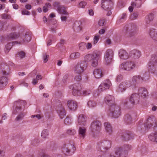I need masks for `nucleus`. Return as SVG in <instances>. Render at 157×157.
Returning a JSON list of instances; mask_svg holds the SVG:
<instances>
[{
	"mask_svg": "<svg viewBox=\"0 0 157 157\" xmlns=\"http://www.w3.org/2000/svg\"><path fill=\"white\" fill-rule=\"evenodd\" d=\"M86 49L87 50H90L92 49L93 46L92 43L91 42L86 43Z\"/></svg>",
	"mask_w": 157,
	"mask_h": 157,
	"instance_id": "obj_45",
	"label": "nucleus"
},
{
	"mask_svg": "<svg viewBox=\"0 0 157 157\" xmlns=\"http://www.w3.org/2000/svg\"><path fill=\"white\" fill-rule=\"evenodd\" d=\"M127 17L126 14L125 13H122L120 17V19L121 20H124L126 19Z\"/></svg>",
	"mask_w": 157,
	"mask_h": 157,
	"instance_id": "obj_57",
	"label": "nucleus"
},
{
	"mask_svg": "<svg viewBox=\"0 0 157 157\" xmlns=\"http://www.w3.org/2000/svg\"><path fill=\"white\" fill-rule=\"evenodd\" d=\"M67 104L69 109L72 111H75L77 108L76 102L73 100H69Z\"/></svg>",
	"mask_w": 157,
	"mask_h": 157,
	"instance_id": "obj_19",
	"label": "nucleus"
},
{
	"mask_svg": "<svg viewBox=\"0 0 157 157\" xmlns=\"http://www.w3.org/2000/svg\"><path fill=\"white\" fill-rule=\"evenodd\" d=\"M86 4L87 3L85 1H81L79 3L78 7L81 8H84Z\"/></svg>",
	"mask_w": 157,
	"mask_h": 157,
	"instance_id": "obj_46",
	"label": "nucleus"
},
{
	"mask_svg": "<svg viewBox=\"0 0 157 157\" xmlns=\"http://www.w3.org/2000/svg\"><path fill=\"white\" fill-rule=\"evenodd\" d=\"M31 39V35L29 34H26L23 36V40L24 42H28L30 41Z\"/></svg>",
	"mask_w": 157,
	"mask_h": 157,
	"instance_id": "obj_41",
	"label": "nucleus"
},
{
	"mask_svg": "<svg viewBox=\"0 0 157 157\" xmlns=\"http://www.w3.org/2000/svg\"><path fill=\"white\" fill-rule=\"evenodd\" d=\"M26 104V101L23 100H18L14 102V105L15 108L13 109V113L15 115L18 114L16 118L17 121H19L23 119L24 115L23 111Z\"/></svg>",
	"mask_w": 157,
	"mask_h": 157,
	"instance_id": "obj_1",
	"label": "nucleus"
},
{
	"mask_svg": "<svg viewBox=\"0 0 157 157\" xmlns=\"http://www.w3.org/2000/svg\"><path fill=\"white\" fill-rule=\"evenodd\" d=\"M86 128L84 127H80L78 129L79 134L82 138H84L86 135Z\"/></svg>",
	"mask_w": 157,
	"mask_h": 157,
	"instance_id": "obj_29",
	"label": "nucleus"
},
{
	"mask_svg": "<svg viewBox=\"0 0 157 157\" xmlns=\"http://www.w3.org/2000/svg\"><path fill=\"white\" fill-rule=\"evenodd\" d=\"M131 5L133 7L139 8L141 5V1L140 0H135L132 2Z\"/></svg>",
	"mask_w": 157,
	"mask_h": 157,
	"instance_id": "obj_32",
	"label": "nucleus"
},
{
	"mask_svg": "<svg viewBox=\"0 0 157 157\" xmlns=\"http://www.w3.org/2000/svg\"><path fill=\"white\" fill-rule=\"evenodd\" d=\"M43 117V116L40 114H37L36 115H33L31 116V117L33 118L35 117H36L38 119H40Z\"/></svg>",
	"mask_w": 157,
	"mask_h": 157,
	"instance_id": "obj_56",
	"label": "nucleus"
},
{
	"mask_svg": "<svg viewBox=\"0 0 157 157\" xmlns=\"http://www.w3.org/2000/svg\"><path fill=\"white\" fill-rule=\"evenodd\" d=\"M79 49L81 51H84L86 49V43L84 42H82L78 44Z\"/></svg>",
	"mask_w": 157,
	"mask_h": 157,
	"instance_id": "obj_37",
	"label": "nucleus"
},
{
	"mask_svg": "<svg viewBox=\"0 0 157 157\" xmlns=\"http://www.w3.org/2000/svg\"><path fill=\"white\" fill-rule=\"evenodd\" d=\"M57 113L61 119H63L66 116V113L65 109L62 105L58 107Z\"/></svg>",
	"mask_w": 157,
	"mask_h": 157,
	"instance_id": "obj_24",
	"label": "nucleus"
},
{
	"mask_svg": "<svg viewBox=\"0 0 157 157\" xmlns=\"http://www.w3.org/2000/svg\"><path fill=\"white\" fill-rule=\"evenodd\" d=\"M80 74L78 75L75 76V79L77 81L79 82L82 79L80 75Z\"/></svg>",
	"mask_w": 157,
	"mask_h": 157,
	"instance_id": "obj_55",
	"label": "nucleus"
},
{
	"mask_svg": "<svg viewBox=\"0 0 157 157\" xmlns=\"http://www.w3.org/2000/svg\"><path fill=\"white\" fill-rule=\"evenodd\" d=\"M157 65V54L153 55L149 63V67L151 70L150 71L151 73L155 74V70H153L154 66Z\"/></svg>",
	"mask_w": 157,
	"mask_h": 157,
	"instance_id": "obj_12",
	"label": "nucleus"
},
{
	"mask_svg": "<svg viewBox=\"0 0 157 157\" xmlns=\"http://www.w3.org/2000/svg\"><path fill=\"white\" fill-rule=\"evenodd\" d=\"M66 133L69 135H73L76 133V131L75 129H70L67 130Z\"/></svg>",
	"mask_w": 157,
	"mask_h": 157,
	"instance_id": "obj_44",
	"label": "nucleus"
},
{
	"mask_svg": "<svg viewBox=\"0 0 157 157\" xmlns=\"http://www.w3.org/2000/svg\"><path fill=\"white\" fill-rule=\"evenodd\" d=\"M119 56L120 58L122 59H126L129 58L128 53L123 49H121L119 51Z\"/></svg>",
	"mask_w": 157,
	"mask_h": 157,
	"instance_id": "obj_23",
	"label": "nucleus"
},
{
	"mask_svg": "<svg viewBox=\"0 0 157 157\" xmlns=\"http://www.w3.org/2000/svg\"><path fill=\"white\" fill-rule=\"evenodd\" d=\"M131 86V82L130 81H124L121 82L119 85L117 89L118 91L119 92H123Z\"/></svg>",
	"mask_w": 157,
	"mask_h": 157,
	"instance_id": "obj_11",
	"label": "nucleus"
},
{
	"mask_svg": "<svg viewBox=\"0 0 157 157\" xmlns=\"http://www.w3.org/2000/svg\"><path fill=\"white\" fill-rule=\"evenodd\" d=\"M48 131L47 129H44L42 131L41 133V137L43 139H46L48 135Z\"/></svg>",
	"mask_w": 157,
	"mask_h": 157,
	"instance_id": "obj_36",
	"label": "nucleus"
},
{
	"mask_svg": "<svg viewBox=\"0 0 157 157\" xmlns=\"http://www.w3.org/2000/svg\"><path fill=\"white\" fill-rule=\"evenodd\" d=\"M80 56V54L78 52H73L71 54L70 58L71 59H75L78 58Z\"/></svg>",
	"mask_w": 157,
	"mask_h": 157,
	"instance_id": "obj_35",
	"label": "nucleus"
},
{
	"mask_svg": "<svg viewBox=\"0 0 157 157\" xmlns=\"http://www.w3.org/2000/svg\"><path fill=\"white\" fill-rule=\"evenodd\" d=\"M2 18L4 19H10L11 18V17L8 14H3L2 15Z\"/></svg>",
	"mask_w": 157,
	"mask_h": 157,
	"instance_id": "obj_49",
	"label": "nucleus"
},
{
	"mask_svg": "<svg viewBox=\"0 0 157 157\" xmlns=\"http://www.w3.org/2000/svg\"><path fill=\"white\" fill-rule=\"evenodd\" d=\"M139 93L141 94L142 97L145 98L148 95V93L146 90L144 88H142L139 90Z\"/></svg>",
	"mask_w": 157,
	"mask_h": 157,
	"instance_id": "obj_34",
	"label": "nucleus"
},
{
	"mask_svg": "<svg viewBox=\"0 0 157 157\" xmlns=\"http://www.w3.org/2000/svg\"><path fill=\"white\" fill-rule=\"evenodd\" d=\"M20 36L19 33H11L8 36L7 39L13 40L18 38Z\"/></svg>",
	"mask_w": 157,
	"mask_h": 157,
	"instance_id": "obj_31",
	"label": "nucleus"
},
{
	"mask_svg": "<svg viewBox=\"0 0 157 157\" xmlns=\"http://www.w3.org/2000/svg\"><path fill=\"white\" fill-rule=\"evenodd\" d=\"M15 43L17 44V42L16 41H15V42H12L11 43H9L7 44L6 46V50H5V52L6 53H7L9 52V51L10 50L13 45V44Z\"/></svg>",
	"mask_w": 157,
	"mask_h": 157,
	"instance_id": "obj_38",
	"label": "nucleus"
},
{
	"mask_svg": "<svg viewBox=\"0 0 157 157\" xmlns=\"http://www.w3.org/2000/svg\"><path fill=\"white\" fill-rule=\"evenodd\" d=\"M104 126L105 132L107 134L110 135L113 132L112 127L110 124L108 122H105L104 123Z\"/></svg>",
	"mask_w": 157,
	"mask_h": 157,
	"instance_id": "obj_21",
	"label": "nucleus"
},
{
	"mask_svg": "<svg viewBox=\"0 0 157 157\" xmlns=\"http://www.w3.org/2000/svg\"><path fill=\"white\" fill-rule=\"evenodd\" d=\"M0 82L6 86L8 80L6 76L8 75L10 73V69L8 66L4 63H1L0 64Z\"/></svg>",
	"mask_w": 157,
	"mask_h": 157,
	"instance_id": "obj_3",
	"label": "nucleus"
},
{
	"mask_svg": "<svg viewBox=\"0 0 157 157\" xmlns=\"http://www.w3.org/2000/svg\"><path fill=\"white\" fill-rule=\"evenodd\" d=\"M130 148L131 146L129 145L125 144L124 145L123 147L122 148H121V149L122 152L126 156L127 154V151L129 150L130 149Z\"/></svg>",
	"mask_w": 157,
	"mask_h": 157,
	"instance_id": "obj_33",
	"label": "nucleus"
},
{
	"mask_svg": "<svg viewBox=\"0 0 157 157\" xmlns=\"http://www.w3.org/2000/svg\"><path fill=\"white\" fill-rule=\"evenodd\" d=\"M39 142V140H33L32 144L35 146H36L37 145Z\"/></svg>",
	"mask_w": 157,
	"mask_h": 157,
	"instance_id": "obj_61",
	"label": "nucleus"
},
{
	"mask_svg": "<svg viewBox=\"0 0 157 157\" xmlns=\"http://www.w3.org/2000/svg\"><path fill=\"white\" fill-rule=\"evenodd\" d=\"M86 66L85 63L84 62H82L78 63L74 67V71L75 74L78 75L81 74L86 69Z\"/></svg>",
	"mask_w": 157,
	"mask_h": 157,
	"instance_id": "obj_8",
	"label": "nucleus"
},
{
	"mask_svg": "<svg viewBox=\"0 0 157 157\" xmlns=\"http://www.w3.org/2000/svg\"><path fill=\"white\" fill-rule=\"evenodd\" d=\"M129 56L132 58L136 59H138L141 56V53L138 50L134 49L130 52Z\"/></svg>",
	"mask_w": 157,
	"mask_h": 157,
	"instance_id": "obj_18",
	"label": "nucleus"
},
{
	"mask_svg": "<svg viewBox=\"0 0 157 157\" xmlns=\"http://www.w3.org/2000/svg\"><path fill=\"white\" fill-rule=\"evenodd\" d=\"M153 15L152 14H149L146 17V21L147 24H148L150 22L153 20Z\"/></svg>",
	"mask_w": 157,
	"mask_h": 157,
	"instance_id": "obj_42",
	"label": "nucleus"
},
{
	"mask_svg": "<svg viewBox=\"0 0 157 157\" xmlns=\"http://www.w3.org/2000/svg\"><path fill=\"white\" fill-rule=\"evenodd\" d=\"M69 88L70 89L72 90V94L73 95L78 96L80 94L79 90L77 88V86L75 84L70 86Z\"/></svg>",
	"mask_w": 157,
	"mask_h": 157,
	"instance_id": "obj_25",
	"label": "nucleus"
},
{
	"mask_svg": "<svg viewBox=\"0 0 157 157\" xmlns=\"http://www.w3.org/2000/svg\"><path fill=\"white\" fill-rule=\"evenodd\" d=\"M64 123L65 124L69 125L72 123L71 118L69 117H67L64 120Z\"/></svg>",
	"mask_w": 157,
	"mask_h": 157,
	"instance_id": "obj_43",
	"label": "nucleus"
},
{
	"mask_svg": "<svg viewBox=\"0 0 157 157\" xmlns=\"http://www.w3.org/2000/svg\"><path fill=\"white\" fill-rule=\"evenodd\" d=\"M111 85V82L109 80L105 81L99 86L98 89V91L100 92H101L108 89Z\"/></svg>",
	"mask_w": 157,
	"mask_h": 157,
	"instance_id": "obj_14",
	"label": "nucleus"
},
{
	"mask_svg": "<svg viewBox=\"0 0 157 157\" xmlns=\"http://www.w3.org/2000/svg\"><path fill=\"white\" fill-rule=\"evenodd\" d=\"M86 117L82 114H80L78 117V121L79 125L85 126L86 124Z\"/></svg>",
	"mask_w": 157,
	"mask_h": 157,
	"instance_id": "obj_22",
	"label": "nucleus"
},
{
	"mask_svg": "<svg viewBox=\"0 0 157 157\" xmlns=\"http://www.w3.org/2000/svg\"><path fill=\"white\" fill-rule=\"evenodd\" d=\"M100 36L99 35L96 34L94 36L93 38V44L95 45L98 42Z\"/></svg>",
	"mask_w": 157,
	"mask_h": 157,
	"instance_id": "obj_40",
	"label": "nucleus"
},
{
	"mask_svg": "<svg viewBox=\"0 0 157 157\" xmlns=\"http://www.w3.org/2000/svg\"><path fill=\"white\" fill-rule=\"evenodd\" d=\"M112 4L110 0H101V7L105 10H108L111 8Z\"/></svg>",
	"mask_w": 157,
	"mask_h": 157,
	"instance_id": "obj_15",
	"label": "nucleus"
},
{
	"mask_svg": "<svg viewBox=\"0 0 157 157\" xmlns=\"http://www.w3.org/2000/svg\"><path fill=\"white\" fill-rule=\"evenodd\" d=\"M138 15L136 13H134L133 14L131 15L130 18L132 20H134L136 19L138 17Z\"/></svg>",
	"mask_w": 157,
	"mask_h": 157,
	"instance_id": "obj_54",
	"label": "nucleus"
},
{
	"mask_svg": "<svg viewBox=\"0 0 157 157\" xmlns=\"http://www.w3.org/2000/svg\"><path fill=\"white\" fill-rule=\"evenodd\" d=\"M123 78V77L121 75H118L116 78V80L117 82H120Z\"/></svg>",
	"mask_w": 157,
	"mask_h": 157,
	"instance_id": "obj_60",
	"label": "nucleus"
},
{
	"mask_svg": "<svg viewBox=\"0 0 157 157\" xmlns=\"http://www.w3.org/2000/svg\"><path fill=\"white\" fill-rule=\"evenodd\" d=\"M25 53L23 52H20L18 53V57L20 58H22L24 57L25 56Z\"/></svg>",
	"mask_w": 157,
	"mask_h": 157,
	"instance_id": "obj_53",
	"label": "nucleus"
},
{
	"mask_svg": "<svg viewBox=\"0 0 157 157\" xmlns=\"http://www.w3.org/2000/svg\"><path fill=\"white\" fill-rule=\"evenodd\" d=\"M126 118L125 119L126 120V121L127 122H129V121H131V117L129 115H128L126 117Z\"/></svg>",
	"mask_w": 157,
	"mask_h": 157,
	"instance_id": "obj_64",
	"label": "nucleus"
},
{
	"mask_svg": "<svg viewBox=\"0 0 157 157\" xmlns=\"http://www.w3.org/2000/svg\"><path fill=\"white\" fill-rule=\"evenodd\" d=\"M91 93L90 91L89 90H85L82 91V94L84 96H87L89 95Z\"/></svg>",
	"mask_w": 157,
	"mask_h": 157,
	"instance_id": "obj_51",
	"label": "nucleus"
},
{
	"mask_svg": "<svg viewBox=\"0 0 157 157\" xmlns=\"http://www.w3.org/2000/svg\"><path fill=\"white\" fill-rule=\"evenodd\" d=\"M101 56L99 53L89 54L84 56V59L85 62L89 63L92 66L95 67L98 65V61Z\"/></svg>",
	"mask_w": 157,
	"mask_h": 157,
	"instance_id": "obj_2",
	"label": "nucleus"
},
{
	"mask_svg": "<svg viewBox=\"0 0 157 157\" xmlns=\"http://www.w3.org/2000/svg\"><path fill=\"white\" fill-rule=\"evenodd\" d=\"M48 57L49 56L48 55H46V54H45L44 55L43 57L44 62L46 63L48 61Z\"/></svg>",
	"mask_w": 157,
	"mask_h": 157,
	"instance_id": "obj_58",
	"label": "nucleus"
},
{
	"mask_svg": "<svg viewBox=\"0 0 157 157\" xmlns=\"http://www.w3.org/2000/svg\"><path fill=\"white\" fill-rule=\"evenodd\" d=\"M140 96L139 94L134 93L131 94L129 98V101L133 104L138 103L139 101Z\"/></svg>",
	"mask_w": 157,
	"mask_h": 157,
	"instance_id": "obj_17",
	"label": "nucleus"
},
{
	"mask_svg": "<svg viewBox=\"0 0 157 157\" xmlns=\"http://www.w3.org/2000/svg\"><path fill=\"white\" fill-rule=\"evenodd\" d=\"M65 15V16L62 15L60 17L61 20L62 21H65L67 20L68 18V17L67 16L68 15Z\"/></svg>",
	"mask_w": 157,
	"mask_h": 157,
	"instance_id": "obj_50",
	"label": "nucleus"
},
{
	"mask_svg": "<svg viewBox=\"0 0 157 157\" xmlns=\"http://www.w3.org/2000/svg\"><path fill=\"white\" fill-rule=\"evenodd\" d=\"M149 76L147 73H145L142 78L140 76L136 75L133 76L132 78V81L134 82H141L144 79L147 80L149 78Z\"/></svg>",
	"mask_w": 157,
	"mask_h": 157,
	"instance_id": "obj_13",
	"label": "nucleus"
},
{
	"mask_svg": "<svg viewBox=\"0 0 157 157\" xmlns=\"http://www.w3.org/2000/svg\"><path fill=\"white\" fill-rule=\"evenodd\" d=\"M113 56V51L111 49H107L105 52L104 57L105 63L107 64L110 63L112 61Z\"/></svg>",
	"mask_w": 157,
	"mask_h": 157,
	"instance_id": "obj_9",
	"label": "nucleus"
},
{
	"mask_svg": "<svg viewBox=\"0 0 157 157\" xmlns=\"http://www.w3.org/2000/svg\"><path fill=\"white\" fill-rule=\"evenodd\" d=\"M106 22L104 19H101L98 21V25L100 26H103L105 25Z\"/></svg>",
	"mask_w": 157,
	"mask_h": 157,
	"instance_id": "obj_47",
	"label": "nucleus"
},
{
	"mask_svg": "<svg viewBox=\"0 0 157 157\" xmlns=\"http://www.w3.org/2000/svg\"><path fill=\"white\" fill-rule=\"evenodd\" d=\"M105 101L106 104L108 105L109 107L115 104V98L113 96L110 95H106L105 98Z\"/></svg>",
	"mask_w": 157,
	"mask_h": 157,
	"instance_id": "obj_16",
	"label": "nucleus"
},
{
	"mask_svg": "<svg viewBox=\"0 0 157 157\" xmlns=\"http://www.w3.org/2000/svg\"><path fill=\"white\" fill-rule=\"evenodd\" d=\"M21 14L22 15H29L30 14V13L25 10H24L22 11Z\"/></svg>",
	"mask_w": 157,
	"mask_h": 157,
	"instance_id": "obj_52",
	"label": "nucleus"
},
{
	"mask_svg": "<svg viewBox=\"0 0 157 157\" xmlns=\"http://www.w3.org/2000/svg\"><path fill=\"white\" fill-rule=\"evenodd\" d=\"M53 8L56 10L58 13L62 15H69L65 7L63 6L60 5V2L59 1H55L52 4Z\"/></svg>",
	"mask_w": 157,
	"mask_h": 157,
	"instance_id": "obj_7",
	"label": "nucleus"
},
{
	"mask_svg": "<svg viewBox=\"0 0 157 157\" xmlns=\"http://www.w3.org/2000/svg\"><path fill=\"white\" fill-rule=\"evenodd\" d=\"M111 142L110 141H105L99 144L101 151H102V148L107 150L109 149L111 147Z\"/></svg>",
	"mask_w": 157,
	"mask_h": 157,
	"instance_id": "obj_20",
	"label": "nucleus"
},
{
	"mask_svg": "<svg viewBox=\"0 0 157 157\" xmlns=\"http://www.w3.org/2000/svg\"><path fill=\"white\" fill-rule=\"evenodd\" d=\"M148 138L151 141L157 143V132L155 131V132L151 133L149 136Z\"/></svg>",
	"mask_w": 157,
	"mask_h": 157,
	"instance_id": "obj_27",
	"label": "nucleus"
},
{
	"mask_svg": "<svg viewBox=\"0 0 157 157\" xmlns=\"http://www.w3.org/2000/svg\"><path fill=\"white\" fill-rule=\"evenodd\" d=\"M93 74L95 77L97 78H99L102 76L101 71L98 69H96L94 71Z\"/></svg>",
	"mask_w": 157,
	"mask_h": 157,
	"instance_id": "obj_30",
	"label": "nucleus"
},
{
	"mask_svg": "<svg viewBox=\"0 0 157 157\" xmlns=\"http://www.w3.org/2000/svg\"><path fill=\"white\" fill-rule=\"evenodd\" d=\"M121 113L120 107L115 104L109 107L108 111L109 116L116 118L120 115Z\"/></svg>",
	"mask_w": 157,
	"mask_h": 157,
	"instance_id": "obj_4",
	"label": "nucleus"
},
{
	"mask_svg": "<svg viewBox=\"0 0 157 157\" xmlns=\"http://www.w3.org/2000/svg\"><path fill=\"white\" fill-rule=\"evenodd\" d=\"M136 64L133 61L128 60L121 63L120 66V69L127 71H130L134 69Z\"/></svg>",
	"mask_w": 157,
	"mask_h": 157,
	"instance_id": "obj_6",
	"label": "nucleus"
},
{
	"mask_svg": "<svg viewBox=\"0 0 157 157\" xmlns=\"http://www.w3.org/2000/svg\"><path fill=\"white\" fill-rule=\"evenodd\" d=\"M101 126V123L99 121H94L91 125L90 130L93 133H98L100 131Z\"/></svg>",
	"mask_w": 157,
	"mask_h": 157,
	"instance_id": "obj_10",
	"label": "nucleus"
},
{
	"mask_svg": "<svg viewBox=\"0 0 157 157\" xmlns=\"http://www.w3.org/2000/svg\"><path fill=\"white\" fill-rule=\"evenodd\" d=\"M87 105L89 108H92L96 107V104L94 101L90 100L87 103Z\"/></svg>",
	"mask_w": 157,
	"mask_h": 157,
	"instance_id": "obj_39",
	"label": "nucleus"
},
{
	"mask_svg": "<svg viewBox=\"0 0 157 157\" xmlns=\"http://www.w3.org/2000/svg\"><path fill=\"white\" fill-rule=\"evenodd\" d=\"M149 35L154 40L157 41V30L152 29H150Z\"/></svg>",
	"mask_w": 157,
	"mask_h": 157,
	"instance_id": "obj_26",
	"label": "nucleus"
},
{
	"mask_svg": "<svg viewBox=\"0 0 157 157\" xmlns=\"http://www.w3.org/2000/svg\"><path fill=\"white\" fill-rule=\"evenodd\" d=\"M151 126L152 124L150 123L148 124L146 123L144 125L145 129H148L149 128H150L151 127Z\"/></svg>",
	"mask_w": 157,
	"mask_h": 157,
	"instance_id": "obj_59",
	"label": "nucleus"
},
{
	"mask_svg": "<svg viewBox=\"0 0 157 157\" xmlns=\"http://www.w3.org/2000/svg\"><path fill=\"white\" fill-rule=\"evenodd\" d=\"M38 157H50V156L44 152H40L39 154Z\"/></svg>",
	"mask_w": 157,
	"mask_h": 157,
	"instance_id": "obj_48",
	"label": "nucleus"
},
{
	"mask_svg": "<svg viewBox=\"0 0 157 157\" xmlns=\"http://www.w3.org/2000/svg\"><path fill=\"white\" fill-rule=\"evenodd\" d=\"M126 156L124 153L122 152L121 148H117L115 152L113 157H125Z\"/></svg>",
	"mask_w": 157,
	"mask_h": 157,
	"instance_id": "obj_28",
	"label": "nucleus"
},
{
	"mask_svg": "<svg viewBox=\"0 0 157 157\" xmlns=\"http://www.w3.org/2000/svg\"><path fill=\"white\" fill-rule=\"evenodd\" d=\"M75 150L74 145L71 144L64 145L62 148V151L64 154L67 155H71L74 154Z\"/></svg>",
	"mask_w": 157,
	"mask_h": 157,
	"instance_id": "obj_5",
	"label": "nucleus"
},
{
	"mask_svg": "<svg viewBox=\"0 0 157 157\" xmlns=\"http://www.w3.org/2000/svg\"><path fill=\"white\" fill-rule=\"evenodd\" d=\"M68 78V75L66 74L63 77V80L64 82H65Z\"/></svg>",
	"mask_w": 157,
	"mask_h": 157,
	"instance_id": "obj_63",
	"label": "nucleus"
},
{
	"mask_svg": "<svg viewBox=\"0 0 157 157\" xmlns=\"http://www.w3.org/2000/svg\"><path fill=\"white\" fill-rule=\"evenodd\" d=\"M5 154L4 151L0 149V157H4Z\"/></svg>",
	"mask_w": 157,
	"mask_h": 157,
	"instance_id": "obj_62",
	"label": "nucleus"
}]
</instances>
